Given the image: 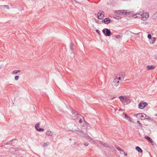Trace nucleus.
Segmentation results:
<instances>
[{
    "mask_svg": "<svg viewBox=\"0 0 157 157\" xmlns=\"http://www.w3.org/2000/svg\"><path fill=\"white\" fill-rule=\"evenodd\" d=\"M81 132L82 133V134L81 135H82L83 136H84L85 135H86L85 133H84L82 131Z\"/></svg>",
    "mask_w": 157,
    "mask_h": 157,
    "instance_id": "obj_32",
    "label": "nucleus"
},
{
    "mask_svg": "<svg viewBox=\"0 0 157 157\" xmlns=\"http://www.w3.org/2000/svg\"><path fill=\"white\" fill-rule=\"evenodd\" d=\"M102 32L106 36H109L111 35V32L107 29H104L102 30Z\"/></svg>",
    "mask_w": 157,
    "mask_h": 157,
    "instance_id": "obj_5",
    "label": "nucleus"
},
{
    "mask_svg": "<svg viewBox=\"0 0 157 157\" xmlns=\"http://www.w3.org/2000/svg\"><path fill=\"white\" fill-rule=\"evenodd\" d=\"M140 16H141L142 20L143 21L146 20L147 18V17H146V15H144V13L140 15Z\"/></svg>",
    "mask_w": 157,
    "mask_h": 157,
    "instance_id": "obj_13",
    "label": "nucleus"
},
{
    "mask_svg": "<svg viewBox=\"0 0 157 157\" xmlns=\"http://www.w3.org/2000/svg\"><path fill=\"white\" fill-rule=\"evenodd\" d=\"M122 109H119V111H122Z\"/></svg>",
    "mask_w": 157,
    "mask_h": 157,
    "instance_id": "obj_38",
    "label": "nucleus"
},
{
    "mask_svg": "<svg viewBox=\"0 0 157 157\" xmlns=\"http://www.w3.org/2000/svg\"><path fill=\"white\" fill-rule=\"evenodd\" d=\"M156 116H157V114H156Z\"/></svg>",
    "mask_w": 157,
    "mask_h": 157,
    "instance_id": "obj_45",
    "label": "nucleus"
},
{
    "mask_svg": "<svg viewBox=\"0 0 157 157\" xmlns=\"http://www.w3.org/2000/svg\"><path fill=\"white\" fill-rule=\"evenodd\" d=\"M136 15H140V14H137Z\"/></svg>",
    "mask_w": 157,
    "mask_h": 157,
    "instance_id": "obj_42",
    "label": "nucleus"
},
{
    "mask_svg": "<svg viewBox=\"0 0 157 157\" xmlns=\"http://www.w3.org/2000/svg\"><path fill=\"white\" fill-rule=\"evenodd\" d=\"M123 81V77H116L113 80V85L114 87H117Z\"/></svg>",
    "mask_w": 157,
    "mask_h": 157,
    "instance_id": "obj_1",
    "label": "nucleus"
},
{
    "mask_svg": "<svg viewBox=\"0 0 157 157\" xmlns=\"http://www.w3.org/2000/svg\"><path fill=\"white\" fill-rule=\"evenodd\" d=\"M90 142L92 144H94L95 143V141L92 138H91V140L90 141Z\"/></svg>",
    "mask_w": 157,
    "mask_h": 157,
    "instance_id": "obj_25",
    "label": "nucleus"
},
{
    "mask_svg": "<svg viewBox=\"0 0 157 157\" xmlns=\"http://www.w3.org/2000/svg\"><path fill=\"white\" fill-rule=\"evenodd\" d=\"M118 98L120 99L121 102L123 104L125 105L128 103V99L126 96H119Z\"/></svg>",
    "mask_w": 157,
    "mask_h": 157,
    "instance_id": "obj_2",
    "label": "nucleus"
},
{
    "mask_svg": "<svg viewBox=\"0 0 157 157\" xmlns=\"http://www.w3.org/2000/svg\"><path fill=\"white\" fill-rule=\"evenodd\" d=\"M117 17H118V18H117V19H119L120 18V17H119V16H118Z\"/></svg>",
    "mask_w": 157,
    "mask_h": 157,
    "instance_id": "obj_40",
    "label": "nucleus"
},
{
    "mask_svg": "<svg viewBox=\"0 0 157 157\" xmlns=\"http://www.w3.org/2000/svg\"><path fill=\"white\" fill-rule=\"evenodd\" d=\"M148 121L149 122H151L153 124H154L155 123V121L153 119L151 118L150 117H148Z\"/></svg>",
    "mask_w": 157,
    "mask_h": 157,
    "instance_id": "obj_17",
    "label": "nucleus"
},
{
    "mask_svg": "<svg viewBox=\"0 0 157 157\" xmlns=\"http://www.w3.org/2000/svg\"><path fill=\"white\" fill-rule=\"evenodd\" d=\"M125 75L123 73H121L118 75H117L116 77H123V81L124 80V78Z\"/></svg>",
    "mask_w": 157,
    "mask_h": 157,
    "instance_id": "obj_14",
    "label": "nucleus"
},
{
    "mask_svg": "<svg viewBox=\"0 0 157 157\" xmlns=\"http://www.w3.org/2000/svg\"><path fill=\"white\" fill-rule=\"evenodd\" d=\"M74 119L76 122L79 123L84 120V118L82 116L80 115L76 114V115L75 114Z\"/></svg>",
    "mask_w": 157,
    "mask_h": 157,
    "instance_id": "obj_3",
    "label": "nucleus"
},
{
    "mask_svg": "<svg viewBox=\"0 0 157 157\" xmlns=\"http://www.w3.org/2000/svg\"><path fill=\"white\" fill-rule=\"evenodd\" d=\"M136 150L137 151L140 153L142 152V150L138 146H137L136 147Z\"/></svg>",
    "mask_w": 157,
    "mask_h": 157,
    "instance_id": "obj_19",
    "label": "nucleus"
},
{
    "mask_svg": "<svg viewBox=\"0 0 157 157\" xmlns=\"http://www.w3.org/2000/svg\"><path fill=\"white\" fill-rule=\"evenodd\" d=\"M84 145L85 146H88V144L87 143V144H86V143H85L84 144Z\"/></svg>",
    "mask_w": 157,
    "mask_h": 157,
    "instance_id": "obj_35",
    "label": "nucleus"
},
{
    "mask_svg": "<svg viewBox=\"0 0 157 157\" xmlns=\"http://www.w3.org/2000/svg\"><path fill=\"white\" fill-rule=\"evenodd\" d=\"M47 145V143H44L43 145V146L44 147H45Z\"/></svg>",
    "mask_w": 157,
    "mask_h": 157,
    "instance_id": "obj_33",
    "label": "nucleus"
},
{
    "mask_svg": "<svg viewBox=\"0 0 157 157\" xmlns=\"http://www.w3.org/2000/svg\"><path fill=\"white\" fill-rule=\"evenodd\" d=\"M155 68L152 65H148V69H154Z\"/></svg>",
    "mask_w": 157,
    "mask_h": 157,
    "instance_id": "obj_23",
    "label": "nucleus"
},
{
    "mask_svg": "<svg viewBox=\"0 0 157 157\" xmlns=\"http://www.w3.org/2000/svg\"><path fill=\"white\" fill-rule=\"evenodd\" d=\"M124 152V155L125 156H127V153H126L125 152Z\"/></svg>",
    "mask_w": 157,
    "mask_h": 157,
    "instance_id": "obj_36",
    "label": "nucleus"
},
{
    "mask_svg": "<svg viewBox=\"0 0 157 157\" xmlns=\"http://www.w3.org/2000/svg\"><path fill=\"white\" fill-rule=\"evenodd\" d=\"M115 37L117 38V39H118V38H120L121 37V36L120 35H117L116 36H115Z\"/></svg>",
    "mask_w": 157,
    "mask_h": 157,
    "instance_id": "obj_30",
    "label": "nucleus"
},
{
    "mask_svg": "<svg viewBox=\"0 0 157 157\" xmlns=\"http://www.w3.org/2000/svg\"><path fill=\"white\" fill-rule=\"evenodd\" d=\"M46 134L48 136H53V133L50 131H47L46 132Z\"/></svg>",
    "mask_w": 157,
    "mask_h": 157,
    "instance_id": "obj_16",
    "label": "nucleus"
},
{
    "mask_svg": "<svg viewBox=\"0 0 157 157\" xmlns=\"http://www.w3.org/2000/svg\"><path fill=\"white\" fill-rule=\"evenodd\" d=\"M155 59L157 60V55L155 56Z\"/></svg>",
    "mask_w": 157,
    "mask_h": 157,
    "instance_id": "obj_39",
    "label": "nucleus"
},
{
    "mask_svg": "<svg viewBox=\"0 0 157 157\" xmlns=\"http://www.w3.org/2000/svg\"><path fill=\"white\" fill-rule=\"evenodd\" d=\"M21 71L20 70H15L12 72V74H16L20 72Z\"/></svg>",
    "mask_w": 157,
    "mask_h": 157,
    "instance_id": "obj_20",
    "label": "nucleus"
},
{
    "mask_svg": "<svg viewBox=\"0 0 157 157\" xmlns=\"http://www.w3.org/2000/svg\"><path fill=\"white\" fill-rule=\"evenodd\" d=\"M148 141H150L153 145L155 144V142H153L152 140L149 136H148Z\"/></svg>",
    "mask_w": 157,
    "mask_h": 157,
    "instance_id": "obj_18",
    "label": "nucleus"
},
{
    "mask_svg": "<svg viewBox=\"0 0 157 157\" xmlns=\"http://www.w3.org/2000/svg\"><path fill=\"white\" fill-rule=\"evenodd\" d=\"M91 138H92L90 136H88L86 137V139L87 140H88L89 141H90L91 140Z\"/></svg>",
    "mask_w": 157,
    "mask_h": 157,
    "instance_id": "obj_24",
    "label": "nucleus"
},
{
    "mask_svg": "<svg viewBox=\"0 0 157 157\" xmlns=\"http://www.w3.org/2000/svg\"><path fill=\"white\" fill-rule=\"evenodd\" d=\"M19 78V76H17L15 77V80H17Z\"/></svg>",
    "mask_w": 157,
    "mask_h": 157,
    "instance_id": "obj_28",
    "label": "nucleus"
},
{
    "mask_svg": "<svg viewBox=\"0 0 157 157\" xmlns=\"http://www.w3.org/2000/svg\"><path fill=\"white\" fill-rule=\"evenodd\" d=\"M115 98V97L113 98H113Z\"/></svg>",
    "mask_w": 157,
    "mask_h": 157,
    "instance_id": "obj_44",
    "label": "nucleus"
},
{
    "mask_svg": "<svg viewBox=\"0 0 157 157\" xmlns=\"http://www.w3.org/2000/svg\"><path fill=\"white\" fill-rule=\"evenodd\" d=\"M110 21V19L109 17H107L105 18L103 20L102 22H104V23L107 24L109 23Z\"/></svg>",
    "mask_w": 157,
    "mask_h": 157,
    "instance_id": "obj_10",
    "label": "nucleus"
},
{
    "mask_svg": "<svg viewBox=\"0 0 157 157\" xmlns=\"http://www.w3.org/2000/svg\"><path fill=\"white\" fill-rule=\"evenodd\" d=\"M73 43L72 42H71L70 43V48L71 50H73L74 49Z\"/></svg>",
    "mask_w": 157,
    "mask_h": 157,
    "instance_id": "obj_21",
    "label": "nucleus"
},
{
    "mask_svg": "<svg viewBox=\"0 0 157 157\" xmlns=\"http://www.w3.org/2000/svg\"><path fill=\"white\" fill-rule=\"evenodd\" d=\"M104 17V13L103 11L99 12L98 13V18L100 19H102Z\"/></svg>",
    "mask_w": 157,
    "mask_h": 157,
    "instance_id": "obj_7",
    "label": "nucleus"
},
{
    "mask_svg": "<svg viewBox=\"0 0 157 157\" xmlns=\"http://www.w3.org/2000/svg\"><path fill=\"white\" fill-rule=\"evenodd\" d=\"M3 6L4 7V8H7V9H9V7L6 6V5H4V6Z\"/></svg>",
    "mask_w": 157,
    "mask_h": 157,
    "instance_id": "obj_31",
    "label": "nucleus"
},
{
    "mask_svg": "<svg viewBox=\"0 0 157 157\" xmlns=\"http://www.w3.org/2000/svg\"><path fill=\"white\" fill-rule=\"evenodd\" d=\"M147 15H148V17H149V14L148 13Z\"/></svg>",
    "mask_w": 157,
    "mask_h": 157,
    "instance_id": "obj_41",
    "label": "nucleus"
},
{
    "mask_svg": "<svg viewBox=\"0 0 157 157\" xmlns=\"http://www.w3.org/2000/svg\"><path fill=\"white\" fill-rule=\"evenodd\" d=\"M126 119L128 120L130 122L132 121V119L128 116H127V117L126 118Z\"/></svg>",
    "mask_w": 157,
    "mask_h": 157,
    "instance_id": "obj_22",
    "label": "nucleus"
},
{
    "mask_svg": "<svg viewBox=\"0 0 157 157\" xmlns=\"http://www.w3.org/2000/svg\"><path fill=\"white\" fill-rule=\"evenodd\" d=\"M149 154V155H150V153H149V152H148Z\"/></svg>",
    "mask_w": 157,
    "mask_h": 157,
    "instance_id": "obj_43",
    "label": "nucleus"
},
{
    "mask_svg": "<svg viewBox=\"0 0 157 157\" xmlns=\"http://www.w3.org/2000/svg\"><path fill=\"white\" fill-rule=\"evenodd\" d=\"M99 143L105 147H109L108 144L101 141H98Z\"/></svg>",
    "mask_w": 157,
    "mask_h": 157,
    "instance_id": "obj_15",
    "label": "nucleus"
},
{
    "mask_svg": "<svg viewBox=\"0 0 157 157\" xmlns=\"http://www.w3.org/2000/svg\"><path fill=\"white\" fill-rule=\"evenodd\" d=\"M146 105V103L140 102L139 105V107L140 109H143Z\"/></svg>",
    "mask_w": 157,
    "mask_h": 157,
    "instance_id": "obj_11",
    "label": "nucleus"
},
{
    "mask_svg": "<svg viewBox=\"0 0 157 157\" xmlns=\"http://www.w3.org/2000/svg\"><path fill=\"white\" fill-rule=\"evenodd\" d=\"M145 138L147 140V136H145Z\"/></svg>",
    "mask_w": 157,
    "mask_h": 157,
    "instance_id": "obj_37",
    "label": "nucleus"
},
{
    "mask_svg": "<svg viewBox=\"0 0 157 157\" xmlns=\"http://www.w3.org/2000/svg\"><path fill=\"white\" fill-rule=\"evenodd\" d=\"M148 38L149 39V41L151 44H153L155 42L156 39L155 37L151 38V36L150 34H148Z\"/></svg>",
    "mask_w": 157,
    "mask_h": 157,
    "instance_id": "obj_4",
    "label": "nucleus"
},
{
    "mask_svg": "<svg viewBox=\"0 0 157 157\" xmlns=\"http://www.w3.org/2000/svg\"><path fill=\"white\" fill-rule=\"evenodd\" d=\"M35 128L38 131L43 132L44 130L43 129L39 128V124H36Z\"/></svg>",
    "mask_w": 157,
    "mask_h": 157,
    "instance_id": "obj_12",
    "label": "nucleus"
},
{
    "mask_svg": "<svg viewBox=\"0 0 157 157\" xmlns=\"http://www.w3.org/2000/svg\"><path fill=\"white\" fill-rule=\"evenodd\" d=\"M137 123L139 124L140 125H141V124L140 123V121H137Z\"/></svg>",
    "mask_w": 157,
    "mask_h": 157,
    "instance_id": "obj_34",
    "label": "nucleus"
},
{
    "mask_svg": "<svg viewBox=\"0 0 157 157\" xmlns=\"http://www.w3.org/2000/svg\"><path fill=\"white\" fill-rule=\"evenodd\" d=\"M117 149L119 151H121L124 152V151L123 150H122L120 148V147H117Z\"/></svg>",
    "mask_w": 157,
    "mask_h": 157,
    "instance_id": "obj_29",
    "label": "nucleus"
},
{
    "mask_svg": "<svg viewBox=\"0 0 157 157\" xmlns=\"http://www.w3.org/2000/svg\"><path fill=\"white\" fill-rule=\"evenodd\" d=\"M79 124L82 128L84 127L86 128L87 124L85 121L84 119L81 122H79Z\"/></svg>",
    "mask_w": 157,
    "mask_h": 157,
    "instance_id": "obj_8",
    "label": "nucleus"
},
{
    "mask_svg": "<svg viewBox=\"0 0 157 157\" xmlns=\"http://www.w3.org/2000/svg\"><path fill=\"white\" fill-rule=\"evenodd\" d=\"M137 116L139 117L141 120H144L146 118V115L144 114L139 113L138 114Z\"/></svg>",
    "mask_w": 157,
    "mask_h": 157,
    "instance_id": "obj_9",
    "label": "nucleus"
},
{
    "mask_svg": "<svg viewBox=\"0 0 157 157\" xmlns=\"http://www.w3.org/2000/svg\"><path fill=\"white\" fill-rule=\"evenodd\" d=\"M115 13L117 14L122 15L124 14H126L127 13L126 12L125 10H121L116 11Z\"/></svg>",
    "mask_w": 157,
    "mask_h": 157,
    "instance_id": "obj_6",
    "label": "nucleus"
},
{
    "mask_svg": "<svg viewBox=\"0 0 157 157\" xmlns=\"http://www.w3.org/2000/svg\"><path fill=\"white\" fill-rule=\"evenodd\" d=\"M123 114L124 115V118L126 119L127 117L128 116L127 115L126 113H123Z\"/></svg>",
    "mask_w": 157,
    "mask_h": 157,
    "instance_id": "obj_27",
    "label": "nucleus"
},
{
    "mask_svg": "<svg viewBox=\"0 0 157 157\" xmlns=\"http://www.w3.org/2000/svg\"><path fill=\"white\" fill-rule=\"evenodd\" d=\"M96 32H97V33H98V34L99 35H101V33H100V31L98 30V29H97L96 30Z\"/></svg>",
    "mask_w": 157,
    "mask_h": 157,
    "instance_id": "obj_26",
    "label": "nucleus"
}]
</instances>
